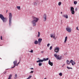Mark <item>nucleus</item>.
<instances>
[{
	"mask_svg": "<svg viewBox=\"0 0 79 79\" xmlns=\"http://www.w3.org/2000/svg\"><path fill=\"white\" fill-rule=\"evenodd\" d=\"M39 21V19L37 18H33V20L32 21V24L34 26H36V23H37Z\"/></svg>",
	"mask_w": 79,
	"mask_h": 79,
	"instance_id": "nucleus-1",
	"label": "nucleus"
},
{
	"mask_svg": "<svg viewBox=\"0 0 79 79\" xmlns=\"http://www.w3.org/2000/svg\"><path fill=\"white\" fill-rule=\"evenodd\" d=\"M0 18L2 20L3 23H6L7 21V18H5L2 14H0Z\"/></svg>",
	"mask_w": 79,
	"mask_h": 79,
	"instance_id": "nucleus-2",
	"label": "nucleus"
},
{
	"mask_svg": "<svg viewBox=\"0 0 79 79\" xmlns=\"http://www.w3.org/2000/svg\"><path fill=\"white\" fill-rule=\"evenodd\" d=\"M66 62L68 64H70V63H72V65H73V66H74V65L76 64V63L73 60H71L70 61H69L67 60Z\"/></svg>",
	"mask_w": 79,
	"mask_h": 79,
	"instance_id": "nucleus-3",
	"label": "nucleus"
},
{
	"mask_svg": "<svg viewBox=\"0 0 79 79\" xmlns=\"http://www.w3.org/2000/svg\"><path fill=\"white\" fill-rule=\"evenodd\" d=\"M54 56L55 58H56L57 60H61L62 58V56H60V55H57L56 54H54Z\"/></svg>",
	"mask_w": 79,
	"mask_h": 79,
	"instance_id": "nucleus-4",
	"label": "nucleus"
},
{
	"mask_svg": "<svg viewBox=\"0 0 79 79\" xmlns=\"http://www.w3.org/2000/svg\"><path fill=\"white\" fill-rule=\"evenodd\" d=\"M60 48L58 47H56L54 51L56 53H58Z\"/></svg>",
	"mask_w": 79,
	"mask_h": 79,
	"instance_id": "nucleus-5",
	"label": "nucleus"
},
{
	"mask_svg": "<svg viewBox=\"0 0 79 79\" xmlns=\"http://www.w3.org/2000/svg\"><path fill=\"white\" fill-rule=\"evenodd\" d=\"M66 30L69 32H71V28H70L69 27H67L66 28Z\"/></svg>",
	"mask_w": 79,
	"mask_h": 79,
	"instance_id": "nucleus-6",
	"label": "nucleus"
},
{
	"mask_svg": "<svg viewBox=\"0 0 79 79\" xmlns=\"http://www.w3.org/2000/svg\"><path fill=\"white\" fill-rule=\"evenodd\" d=\"M14 67H12L11 68H15L16 65V63H17V60H15V61H14Z\"/></svg>",
	"mask_w": 79,
	"mask_h": 79,
	"instance_id": "nucleus-7",
	"label": "nucleus"
},
{
	"mask_svg": "<svg viewBox=\"0 0 79 79\" xmlns=\"http://www.w3.org/2000/svg\"><path fill=\"white\" fill-rule=\"evenodd\" d=\"M9 19H12V14L11 13H9Z\"/></svg>",
	"mask_w": 79,
	"mask_h": 79,
	"instance_id": "nucleus-8",
	"label": "nucleus"
},
{
	"mask_svg": "<svg viewBox=\"0 0 79 79\" xmlns=\"http://www.w3.org/2000/svg\"><path fill=\"white\" fill-rule=\"evenodd\" d=\"M44 21H45L47 20V15L44 14Z\"/></svg>",
	"mask_w": 79,
	"mask_h": 79,
	"instance_id": "nucleus-9",
	"label": "nucleus"
},
{
	"mask_svg": "<svg viewBox=\"0 0 79 79\" xmlns=\"http://www.w3.org/2000/svg\"><path fill=\"white\" fill-rule=\"evenodd\" d=\"M50 37L51 38H53V39H55V34H51Z\"/></svg>",
	"mask_w": 79,
	"mask_h": 79,
	"instance_id": "nucleus-10",
	"label": "nucleus"
},
{
	"mask_svg": "<svg viewBox=\"0 0 79 79\" xmlns=\"http://www.w3.org/2000/svg\"><path fill=\"white\" fill-rule=\"evenodd\" d=\"M48 64H49V65L51 66H53V63L51 62V61H50V60H49L48 61Z\"/></svg>",
	"mask_w": 79,
	"mask_h": 79,
	"instance_id": "nucleus-11",
	"label": "nucleus"
},
{
	"mask_svg": "<svg viewBox=\"0 0 79 79\" xmlns=\"http://www.w3.org/2000/svg\"><path fill=\"white\" fill-rule=\"evenodd\" d=\"M44 61V60H39L37 61V63H40L41 62H43Z\"/></svg>",
	"mask_w": 79,
	"mask_h": 79,
	"instance_id": "nucleus-12",
	"label": "nucleus"
},
{
	"mask_svg": "<svg viewBox=\"0 0 79 79\" xmlns=\"http://www.w3.org/2000/svg\"><path fill=\"white\" fill-rule=\"evenodd\" d=\"M63 16L66 18V19H68V16L67 15H65Z\"/></svg>",
	"mask_w": 79,
	"mask_h": 79,
	"instance_id": "nucleus-13",
	"label": "nucleus"
},
{
	"mask_svg": "<svg viewBox=\"0 0 79 79\" xmlns=\"http://www.w3.org/2000/svg\"><path fill=\"white\" fill-rule=\"evenodd\" d=\"M42 39L41 38H39L38 39V42L41 43L42 42Z\"/></svg>",
	"mask_w": 79,
	"mask_h": 79,
	"instance_id": "nucleus-14",
	"label": "nucleus"
},
{
	"mask_svg": "<svg viewBox=\"0 0 79 79\" xmlns=\"http://www.w3.org/2000/svg\"><path fill=\"white\" fill-rule=\"evenodd\" d=\"M67 39H68V37L66 36L65 38L64 43H66V41H67Z\"/></svg>",
	"mask_w": 79,
	"mask_h": 79,
	"instance_id": "nucleus-15",
	"label": "nucleus"
},
{
	"mask_svg": "<svg viewBox=\"0 0 79 79\" xmlns=\"http://www.w3.org/2000/svg\"><path fill=\"white\" fill-rule=\"evenodd\" d=\"M12 19H9V25L10 26L11 25V20Z\"/></svg>",
	"mask_w": 79,
	"mask_h": 79,
	"instance_id": "nucleus-16",
	"label": "nucleus"
},
{
	"mask_svg": "<svg viewBox=\"0 0 79 79\" xmlns=\"http://www.w3.org/2000/svg\"><path fill=\"white\" fill-rule=\"evenodd\" d=\"M74 7H71L70 10L71 11H74Z\"/></svg>",
	"mask_w": 79,
	"mask_h": 79,
	"instance_id": "nucleus-17",
	"label": "nucleus"
},
{
	"mask_svg": "<svg viewBox=\"0 0 79 79\" xmlns=\"http://www.w3.org/2000/svg\"><path fill=\"white\" fill-rule=\"evenodd\" d=\"M11 77H12V75L10 74L9 77L8 79H11Z\"/></svg>",
	"mask_w": 79,
	"mask_h": 79,
	"instance_id": "nucleus-18",
	"label": "nucleus"
},
{
	"mask_svg": "<svg viewBox=\"0 0 79 79\" xmlns=\"http://www.w3.org/2000/svg\"><path fill=\"white\" fill-rule=\"evenodd\" d=\"M43 60H44V61H47V60H48V58H47L46 59L44 58Z\"/></svg>",
	"mask_w": 79,
	"mask_h": 79,
	"instance_id": "nucleus-19",
	"label": "nucleus"
},
{
	"mask_svg": "<svg viewBox=\"0 0 79 79\" xmlns=\"http://www.w3.org/2000/svg\"><path fill=\"white\" fill-rule=\"evenodd\" d=\"M38 41H37V40L35 41L34 42V44H38Z\"/></svg>",
	"mask_w": 79,
	"mask_h": 79,
	"instance_id": "nucleus-20",
	"label": "nucleus"
},
{
	"mask_svg": "<svg viewBox=\"0 0 79 79\" xmlns=\"http://www.w3.org/2000/svg\"><path fill=\"white\" fill-rule=\"evenodd\" d=\"M17 8L18 9V10H21V7L20 6H17Z\"/></svg>",
	"mask_w": 79,
	"mask_h": 79,
	"instance_id": "nucleus-21",
	"label": "nucleus"
},
{
	"mask_svg": "<svg viewBox=\"0 0 79 79\" xmlns=\"http://www.w3.org/2000/svg\"><path fill=\"white\" fill-rule=\"evenodd\" d=\"M40 32H38V37H40Z\"/></svg>",
	"mask_w": 79,
	"mask_h": 79,
	"instance_id": "nucleus-22",
	"label": "nucleus"
},
{
	"mask_svg": "<svg viewBox=\"0 0 79 79\" xmlns=\"http://www.w3.org/2000/svg\"><path fill=\"white\" fill-rule=\"evenodd\" d=\"M61 5V2H59L58 3V5L59 6H60Z\"/></svg>",
	"mask_w": 79,
	"mask_h": 79,
	"instance_id": "nucleus-23",
	"label": "nucleus"
},
{
	"mask_svg": "<svg viewBox=\"0 0 79 79\" xmlns=\"http://www.w3.org/2000/svg\"><path fill=\"white\" fill-rule=\"evenodd\" d=\"M71 13L72 14H73V15H74V10L72 11Z\"/></svg>",
	"mask_w": 79,
	"mask_h": 79,
	"instance_id": "nucleus-24",
	"label": "nucleus"
},
{
	"mask_svg": "<svg viewBox=\"0 0 79 79\" xmlns=\"http://www.w3.org/2000/svg\"><path fill=\"white\" fill-rule=\"evenodd\" d=\"M59 75L60 76H61L63 75V74H62V73H59Z\"/></svg>",
	"mask_w": 79,
	"mask_h": 79,
	"instance_id": "nucleus-25",
	"label": "nucleus"
},
{
	"mask_svg": "<svg viewBox=\"0 0 79 79\" xmlns=\"http://www.w3.org/2000/svg\"><path fill=\"white\" fill-rule=\"evenodd\" d=\"M77 1H75L74 2V5H76V4H77Z\"/></svg>",
	"mask_w": 79,
	"mask_h": 79,
	"instance_id": "nucleus-26",
	"label": "nucleus"
},
{
	"mask_svg": "<svg viewBox=\"0 0 79 79\" xmlns=\"http://www.w3.org/2000/svg\"><path fill=\"white\" fill-rule=\"evenodd\" d=\"M31 77H32V76H30L28 77V78L27 79H31Z\"/></svg>",
	"mask_w": 79,
	"mask_h": 79,
	"instance_id": "nucleus-27",
	"label": "nucleus"
},
{
	"mask_svg": "<svg viewBox=\"0 0 79 79\" xmlns=\"http://www.w3.org/2000/svg\"><path fill=\"white\" fill-rule=\"evenodd\" d=\"M42 63H40L39 64V66H40L42 65Z\"/></svg>",
	"mask_w": 79,
	"mask_h": 79,
	"instance_id": "nucleus-28",
	"label": "nucleus"
},
{
	"mask_svg": "<svg viewBox=\"0 0 79 79\" xmlns=\"http://www.w3.org/2000/svg\"><path fill=\"white\" fill-rule=\"evenodd\" d=\"M67 69H72V68L69 67L68 66H67Z\"/></svg>",
	"mask_w": 79,
	"mask_h": 79,
	"instance_id": "nucleus-29",
	"label": "nucleus"
},
{
	"mask_svg": "<svg viewBox=\"0 0 79 79\" xmlns=\"http://www.w3.org/2000/svg\"><path fill=\"white\" fill-rule=\"evenodd\" d=\"M21 61V58H20V61L19 62L18 64H16V66H18V64H19V63H20V61Z\"/></svg>",
	"mask_w": 79,
	"mask_h": 79,
	"instance_id": "nucleus-30",
	"label": "nucleus"
},
{
	"mask_svg": "<svg viewBox=\"0 0 79 79\" xmlns=\"http://www.w3.org/2000/svg\"><path fill=\"white\" fill-rule=\"evenodd\" d=\"M49 49L51 50H52V46H51L50 47Z\"/></svg>",
	"mask_w": 79,
	"mask_h": 79,
	"instance_id": "nucleus-31",
	"label": "nucleus"
},
{
	"mask_svg": "<svg viewBox=\"0 0 79 79\" xmlns=\"http://www.w3.org/2000/svg\"><path fill=\"white\" fill-rule=\"evenodd\" d=\"M29 52H31V53H33V50L32 49H31V51H29Z\"/></svg>",
	"mask_w": 79,
	"mask_h": 79,
	"instance_id": "nucleus-32",
	"label": "nucleus"
},
{
	"mask_svg": "<svg viewBox=\"0 0 79 79\" xmlns=\"http://www.w3.org/2000/svg\"><path fill=\"white\" fill-rule=\"evenodd\" d=\"M40 43V42H38V45H41L40 43Z\"/></svg>",
	"mask_w": 79,
	"mask_h": 79,
	"instance_id": "nucleus-33",
	"label": "nucleus"
},
{
	"mask_svg": "<svg viewBox=\"0 0 79 79\" xmlns=\"http://www.w3.org/2000/svg\"><path fill=\"white\" fill-rule=\"evenodd\" d=\"M76 30L79 31V29H78V27H76Z\"/></svg>",
	"mask_w": 79,
	"mask_h": 79,
	"instance_id": "nucleus-34",
	"label": "nucleus"
},
{
	"mask_svg": "<svg viewBox=\"0 0 79 79\" xmlns=\"http://www.w3.org/2000/svg\"><path fill=\"white\" fill-rule=\"evenodd\" d=\"M49 46H50V44H48L47 45V47H49Z\"/></svg>",
	"mask_w": 79,
	"mask_h": 79,
	"instance_id": "nucleus-35",
	"label": "nucleus"
},
{
	"mask_svg": "<svg viewBox=\"0 0 79 79\" xmlns=\"http://www.w3.org/2000/svg\"><path fill=\"white\" fill-rule=\"evenodd\" d=\"M33 72H34V71H31V72H30V73H33Z\"/></svg>",
	"mask_w": 79,
	"mask_h": 79,
	"instance_id": "nucleus-36",
	"label": "nucleus"
},
{
	"mask_svg": "<svg viewBox=\"0 0 79 79\" xmlns=\"http://www.w3.org/2000/svg\"><path fill=\"white\" fill-rule=\"evenodd\" d=\"M17 76V74H15V78H16Z\"/></svg>",
	"mask_w": 79,
	"mask_h": 79,
	"instance_id": "nucleus-37",
	"label": "nucleus"
},
{
	"mask_svg": "<svg viewBox=\"0 0 79 79\" xmlns=\"http://www.w3.org/2000/svg\"><path fill=\"white\" fill-rule=\"evenodd\" d=\"M75 11H77V8H75Z\"/></svg>",
	"mask_w": 79,
	"mask_h": 79,
	"instance_id": "nucleus-38",
	"label": "nucleus"
},
{
	"mask_svg": "<svg viewBox=\"0 0 79 79\" xmlns=\"http://www.w3.org/2000/svg\"><path fill=\"white\" fill-rule=\"evenodd\" d=\"M44 51H42L41 52V53H44Z\"/></svg>",
	"mask_w": 79,
	"mask_h": 79,
	"instance_id": "nucleus-39",
	"label": "nucleus"
},
{
	"mask_svg": "<svg viewBox=\"0 0 79 79\" xmlns=\"http://www.w3.org/2000/svg\"><path fill=\"white\" fill-rule=\"evenodd\" d=\"M1 40H2V36H1Z\"/></svg>",
	"mask_w": 79,
	"mask_h": 79,
	"instance_id": "nucleus-40",
	"label": "nucleus"
},
{
	"mask_svg": "<svg viewBox=\"0 0 79 79\" xmlns=\"http://www.w3.org/2000/svg\"><path fill=\"white\" fill-rule=\"evenodd\" d=\"M33 69V68H31V69Z\"/></svg>",
	"mask_w": 79,
	"mask_h": 79,
	"instance_id": "nucleus-41",
	"label": "nucleus"
},
{
	"mask_svg": "<svg viewBox=\"0 0 79 79\" xmlns=\"http://www.w3.org/2000/svg\"><path fill=\"white\" fill-rule=\"evenodd\" d=\"M61 14H63V12H61Z\"/></svg>",
	"mask_w": 79,
	"mask_h": 79,
	"instance_id": "nucleus-42",
	"label": "nucleus"
},
{
	"mask_svg": "<svg viewBox=\"0 0 79 79\" xmlns=\"http://www.w3.org/2000/svg\"><path fill=\"white\" fill-rule=\"evenodd\" d=\"M64 65H65V64H64L63 65V66H64Z\"/></svg>",
	"mask_w": 79,
	"mask_h": 79,
	"instance_id": "nucleus-43",
	"label": "nucleus"
},
{
	"mask_svg": "<svg viewBox=\"0 0 79 79\" xmlns=\"http://www.w3.org/2000/svg\"><path fill=\"white\" fill-rule=\"evenodd\" d=\"M5 73H6V72L4 73V74H5Z\"/></svg>",
	"mask_w": 79,
	"mask_h": 79,
	"instance_id": "nucleus-44",
	"label": "nucleus"
},
{
	"mask_svg": "<svg viewBox=\"0 0 79 79\" xmlns=\"http://www.w3.org/2000/svg\"><path fill=\"white\" fill-rule=\"evenodd\" d=\"M7 11L6 12V13H7Z\"/></svg>",
	"mask_w": 79,
	"mask_h": 79,
	"instance_id": "nucleus-45",
	"label": "nucleus"
},
{
	"mask_svg": "<svg viewBox=\"0 0 79 79\" xmlns=\"http://www.w3.org/2000/svg\"><path fill=\"white\" fill-rule=\"evenodd\" d=\"M44 79H46V78H45Z\"/></svg>",
	"mask_w": 79,
	"mask_h": 79,
	"instance_id": "nucleus-46",
	"label": "nucleus"
},
{
	"mask_svg": "<svg viewBox=\"0 0 79 79\" xmlns=\"http://www.w3.org/2000/svg\"><path fill=\"white\" fill-rule=\"evenodd\" d=\"M62 67H63V66H62Z\"/></svg>",
	"mask_w": 79,
	"mask_h": 79,
	"instance_id": "nucleus-47",
	"label": "nucleus"
}]
</instances>
